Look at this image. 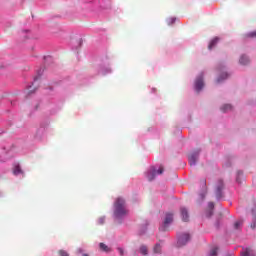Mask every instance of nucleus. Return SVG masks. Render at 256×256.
Segmentation results:
<instances>
[{
  "mask_svg": "<svg viewBox=\"0 0 256 256\" xmlns=\"http://www.w3.org/2000/svg\"><path fill=\"white\" fill-rule=\"evenodd\" d=\"M127 209L125 208V200L123 198H117L114 203V215L115 217H125Z\"/></svg>",
  "mask_w": 256,
  "mask_h": 256,
  "instance_id": "obj_1",
  "label": "nucleus"
},
{
  "mask_svg": "<svg viewBox=\"0 0 256 256\" xmlns=\"http://www.w3.org/2000/svg\"><path fill=\"white\" fill-rule=\"evenodd\" d=\"M190 239H191V236L187 233L180 235L178 237V241H177L178 247H183V246L187 245V243H189Z\"/></svg>",
  "mask_w": 256,
  "mask_h": 256,
  "instance_id": "obj_2",
  "label": "nucleus"
},
{
  "mask_svg": "<svg viewBox=\"0 0 256 256\" xmlns=\"http://www.w3.org/2000/svg\"><path fill=\"white\" fill-rule=\"evenodd\" d=\"M171 223H173V214L172 213H166L164 222H163V226L160 228L162 231H165L169 225H171Z\"/></svg>",
  "mask_w": 256,
  "mask_h": 256,
  "instance_id": "obj_3",
  "label": "nucleus"
},
{
  "mask_svg": "<svg viewBox=\"0 0 256 256\" xmlns=\"http://www.w3.org/2000/svg\"><path fill=\"white\" fill-rule=\"evenodd\" d=\"M197 159H199V150L191 153L189 156H188V161H189V164L191 167L195 166L196 163H197Z\"/></svg>",
  "mask_w": 256,
  "mask_h": 256,
  "instance_id": "obj_4",
  "label": "nucleus"
},
{
  "mask_svg": "<svg viewBox=\"0 0 256 256\" xmlns=\"http://www.w3.org/2000/svg\"><path fill=\"white\" fill-rule=\"evenodd\" d=\"M203 87H205V83L203 82V74H201L195 81V90L199 93Z\"/></svg>",
  "mask_w": 256,
  "mask_h": 256,
  "instance_id": "obj_5",
  "label": "nucleus"
},
{
  "mask_svg": "<svg viewBox=\"0 0 256 256\" xmlns=\"http://www.w3.org/2000/svg\"><path fill=\"white\" fill-rule=\"evenodd\" d=\"M215 194L217 199H221V197H223V180L218 181Z\"/></svg>",
  "mask_w": 256,
  "mask_h": 256,
  "instance_id": "obj_6",
  "label": "nucleus"
},
{
  "mask_svg": "<svg viewBox=\"0 0 256 256\" xmlns=\"http://www.w3.org/2000/svg\"><path fill=\"white\" fill-rule=\"evenodd\" d=\"M180 213H181L182 221L184 222L189 221V210H187V208L185 207L180 208Z\"/></svg>",
  "mask_w": 256,
  "mask_h": 256,
  "instance_id": "obj_7",
  "label": "nucleus"
},
{
  "mask_svg": "<svg viewBox=\"0 0 256 256\" xmlns=\"http://www.w3.org/2000/svg\"><path fill=\"white\" fill-rule=\"evenodd\" d=\"M241 256H256V254L252 249L246 248L243 252H241Z\"/></svg>",
  "mask_w": 256,
  "mask_h": 256,
  "instance_id": "obj_8",
  "label": "nucleus"
},
{
  "mask_svg": "<svg viewBox=\"0 0 256 256\" xmlns=\"http://www.w3.org/2000/svg\"><path fill=\"white\" fill-rule=\"evenodd\" d=\"M219 253V247L214 246L210 249L209 253L207 256H217Z\"/></svg>",
  "mask_w": 256,
  "mask_h": 256,
  "instance_id": "obj_9",
  "label": "nucleus"
},
{
  "mask_svg": "<svg viewBox=\"0 0 256 256\" xmlns=\"http://www.w3.org/2000/svg\"><path fill=\"white\" fill-rule=\"evenodd\" d=\"M240 65H249V57L242 55L239 60Z\"/></svg>",
  "mask_w": 256,
  "mask_h": 256,
  "instance_id": "obj_10",
  "label": "nucleus"
},
{
  "mask_svg": "<svg viewBox=\"0 0 256 256\" xmlns=\"http://www.w3.org/2000/svg\"><path fill=\"white\" fill-rule=\"evenodd\" d=\"M219 43V37L212 39L208 45V49H213Z\"/></svg>",
  "mask_w": 256,
  "mask_h": 256,
  "instance_id": "obj_11",
  "label": "nucleus"
},
{
  "mask_svg": "<svg viewBox=\"0 0 256 256\" xmlns=\"http://www.w3.org/2000/svg\"><path fill=\"white\" fill-rule=\"evenodd\" d=\"M99 247L101 251H104L105 253H109V251H111V248L107 246L105 243H100Z\"/></svg>",
  "mask_w": 256,
  "mask_h": 256,
  "instance_id": "obj_12",
  "label": "nucleus"
},
{
  "mask_svg": "<svg viewBox=\"0 0 256 256\" xmlns=\"http://www.w3.org/2000/svg\"><path fill=\"white\" fill-rule=\"evenodd\" d=\"M233 109V106L231 104H225L224 106L221 107V111L223 113H227V111H231Z\"/></svg>",
  "mask_w": 256,
  "mask_h": 256,
  "instance_id": "obj_13",
  "label": "nucleus"
},
{
  "mask_svg": "<svg viewBox=\"0 0 256 256\" xmlns=\"http://www.w3.org/2000/svg\"><path fill=\"white\" fill-rule=\"evenodd\" d=\"M156 175H157V171L152 170L148 173L147 178L149 181H153V179H155Z\"/></svg>",
  "mask_w": 256,
  "mask_h": 256,
  "instance_id": "obj_14",
  "label": "nucleus"
},
{
  "mask_svg": "<svg viewBox=\"0 0 256 256\" xmlns=\"http://www.w3.org/2000/svg\"><path fill=\"white\" fill-rule=\"evenodd\" d=\"M13 173H14V175H21V173H23V170H21V166L16 165L13 169Z\"/></svg>",
  "mask_w": 256,
  "mask_h": 256,
  "instance_id": "obj_15",
  "label": "nucleus"
},
{
  "mask_svg": "<svg viewBox=\"0 0 256 256\" xmlns=\"http://www.w3.org/2000/svg\"><path fill=\"white\" fill-rule=\"evenodd\" d=\"M139 251H140L141 255H147L149 250L147 249V246L142 245V246H140Z\"/></svg>",
  "mask_w": 256,
  "mask_h": 256,
  "instance_id": "obj_16",
  "label": "nucleus"
},
{
  "mask_svg": "<svg viewBox=\"0 0 256 256\" xmlns=\"http://www.w3.org/2000/svg\"><path fill=\"white\" fill-rule=\"evenodd\" d=\"M241 225H243V221L239 220L234 223V229L239 230L241 229Z\"/></svg>",
  "mask_w": 256,
  "mask_h": 256,
  "instance_id": "obj_17",
  "label": "nucleus"
},
{
  "mask_svg": "<svg viewBox=\"0 0 256 256\" xmlns=\"http://www.w3.org/2000/svg\"><path fill=\"white\" fill-rule=\"evenodd\" d=\"M154 253L159 254L161 253V244H156L153 248Z\"/></svg>",
  "mask_w": 256,
  "mask_h": 256,
  "instance_id": "obj_18",
  "label": "nucleus"
},
{
  "mask_svg": "<svg viewBox=\"0 0 256 256\" xmlns=\"http://www.w3.org/2000/svg\"><path fill=\"white\" fill-rule=\"evenodd\" d=\"M227 77V73H223L220 77H218L217 83H221V81H224V79H227Z\"/></svg>",
  "mask_w": 256,
  "mask_h": 256,
  "instance_id": "obj_19",
  "label": "nucleus"
},
{
  "mask_svg": "<svg viewBox=\"0 0 256 256\" xmlns=\"http://www.w3.org/2000/svg\"><path fill=\"white\" fill-rule=\"evenodd\" d=\"M246 37H250L252 39H256V31L250 32L246 35Z\"/></svg>",
  "mask_w": 256,
  "mask_h": 256,
  "instance_id": "obj_20",
  "label": "nucleus"
},
{
  "mask_svg": "<svg viewBox=\"0 0 256 256\" xmlns=\"http://www.w3.org/2000/svg\"><path fill=\"white\" fill-rule=\"evenodd\" d=\"M58 255H60V256H69V253L65 250H59Z\"/></svg>",
  "mask_w": 256,
  "mask_h": 256,
  "instance_id": "obj_21",
  "label": "nucleus"
},
{
  "mask_svg": "<svg viewBox=\"0 0 256 256\" xmlns=\"http://www.w3.org/2000/svg\"><path fill=\"white\" fill-rule=\"evenodd\" d=\"M163 171H165V169L163 168V166H160V168L157 171L158 175H163Z\"/></svg>",
  "mask_w": 256,
  "mask_h": 256,
  "instance_id": "obj_22",
  "label": "nucleus"
},
{
  "mask_svg": "<svg viewBox=\"0 0 256 256\" xmlns=\"http://www.w3.org/2000/svg\"><path fill=\"white\" fill-rule=\"evenodd\" d=\"M208 207L209 209H211V211H213V209H215V204L213 202L208 203Z\"/></svg>",
  "mask_w": 256,
  "mask_h": 256,
  "instance_id": "obj_23",
  "label": "nucleus"
},
{
  "mask_svg": "<svg viewBox=\"0 0 256 256\" xmlns=\"http://www.w3.org/2000/svg\"><path fill=\"white\" fill-rule=\"evenodd\" d=\"M28 93H29V95H31V93H33V87H29V90H28Z\"/></svg>",
  "mask_w": 256,
  "mask_h": 256,
  "instance_id": "obj_24",
  "label": "nucleus"
},
{
  "mask_svg": "<svg viewBox=\"0 0 256 256\" xmlns=\"http://www.w3.org/2000/svg\"><path fill=\"white\" fill-rule=\"evenodd\" d=\"M118 251H119L120 255L123 256V248H118Z\"/></svg>",
  "mask_w": 256,
  "mask_h": 256,
  "instance_id": "obj_25",
  "label": "nucleus"
},
{
  "mask_svg": "<svg viewBox=\"0 0 256 256\" xmlns=\"http://www.w3.org/2000/svg\"><path fill=\"white\" fill-rule=\"evenodd\" d=\"M104 221H105V219L100 218V225H103Z\"/></svg>",
  "mask_w": 256,
  "mask_h": 256,
  "instance_id": "obj_26",
  "label": "nucleus"
},
{
  "mask_svg": "<svg viewBox=\"0 0 256 256\" xmlns=\"http://www.w3.org/2000/svg\"><path fill=\"white\" fill-rule=\"evenodd\" d=\"M202 185H207V180H202Z\"/></svg>",
  "mask_w": 256,
  "mask_h": 256,
  "instance_id": "obj_27",
  "label": "nucleus"
},
{
  "mask_svg": "<svg viewBox=\"0 0 256 256\" xmlns=\"http://www.w3.org/2000/svg\"><path fill=\"white\" fill-rule=\"evenodd\" d=\"M82 256H89V255H87V254H83Z\"/></svg>",
  "mask_w": 256,
  "mask_h": 256,
  "instance_id": "obj_28",
  "label": "nucleus"
}]
</instances>
